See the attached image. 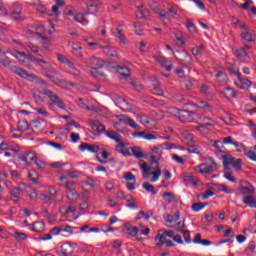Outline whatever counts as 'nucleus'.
I'll return each instance as SVG.
<instances>
[{
  "mask_svg": "<svg viewBox=\"0 0 256 256\" xmlns=\"http://www.w3.org/2000/svg\"><path fill=\"white\" fill-rule=\"evenodd\" d=\"M183 117H188L186 121L189 123H199L200 121L201 123H205L208 127H215V125H217V122H215L213 118L197 114L193 111H184Z\"/></svg>",
  "mask_w": 256,
  "mask_h": 256,
  "instance_id": "nucleus-1",
  "label": "nucleus"
},
{
  "mask_svg": "<svg viewBox=\"0 0 256 256\" xmlns=\"http://www.w3.org/2000/svg\"><path fill=\"white\" fill-rule=\"evenodd\" d=\"M6 53L7 55H12V57H15V59H17L19 63H47L42 58H35L33 56L25 54L24 52H19L13 49H8Z\"/></svg>",
  "mask_w": 256,
  "mask_h": 256,
  "instance_id": "nucleus-2",
  "label": "nucleus"
},
{
  "mask_svg": "<svg viewBox=\"0 0 256 256\" xmlns=\"http://www.w3.org/2000/svg\"><path fill=\"white\" fill-rule=\"evenodd\" d=\"M219 166L217 162L213 158H207L205 163H202L194 168V171L197 173H201L202 175H207L208 173H213V171H217Z\"/></svg>",
  "mask_w": 256,
  "mask_h": 256,
  "instance_id": "nucleus-3",
  "label": "nucleus"
},
{
  "mask_svg": "<svg viewBox=\"0 0 256 256\" xmlns=\"http://www.w3.org/2000/svg\"><path fill=\"white\" fill-rule=\"evenodd\" d=\"M150 151L151 165H159V159H161V156L163 155V149L161 146H151Z\"/></svg>",
  "mask_w": 256,
  "mask_h": 256,
  "instance_id": "nucleus-4",
  "label": "nucleus"
},
{
  "mask_svg": "<svg viewBox=\"0 0 256 256\" xmlns=\"http://www.w3.org/2000/svg\"><path fill=\"white\" fill-rule=\"evenodd\" d=\"M44 95H46V97L50 99L51 105H57L59 109H65V102H63V100H61V98H59V96L55 94L53 91L46 90L44 92Z\"/></svg>",
  "mask_w": 256,
  "mask_h": 256,
  "instance_id": "nucleus-5",
  "label": "nucleus"
},
{
  "mask_svg": "<svg viewBox=\"0 0 256 256\" xmlns=\"http://www.w3.org/2000/svg\"><path fill=\"white\" fill-rule=\"evenodd\" d=\"M241 29H243L241 33V38L243 39V41H245L246 43H253V41H255V34L251 32L249 26H247V24L245 23H242Z\"/></svg>",
  "mask_w": 256,
  "mask_h": 256,
  "instance_id": "nucleus-6",
  "label": "nucleus"
},
{
  "mask_svg": "<svg viewBox=\"0 0 256 256\" xmlns=\"http://www.w3.org/2000/svg\"><path fill=\"white\" fill-rule=\"evenodd\" d=\"M10 71H12V73H15L19 77H22L23 79H28V81H33L34 79H37V76L29 74V72L23 70V68H20L18 66H11Z\"/></svg>",
  "mask_w": 256,
  "mask_h": 256,
  "instance_id": "nucleus-7",
  "label": "nucleus"
},
{
  "mask_svg": "<svg viewBox=\"0 0 256 256\" xmlns=\"http://www.w3.org/2000/svg\"><path fill=\"white\" fill-rule=\"evenodd\" d=\"M45 77H48L49 80L52 81V83H55V85H58L59 87H62V89H69V87H75L76 84L73 82H67L65 80H59V78L51 75V74H45Z\"/></svg>",
  "mask_w": 256,
  "mask_h": 256,
  "instance_id": "nucleus-8",
  "label": "nucleus"
},
{
  "mask_svg": "<svg viewBox=\"0 0 256 256\" xmlns=\"http://www.w3.org/2000/svg\"><path fill=\"white\" fill-rule=\"evenodd\" d=\"M51 235H60L61 233H69V235H73V227L69 225H60L52 228L50 230Z\"/></svg>",
  "mask_w": 256,
  "mask_h": 256,
  "instance_id": "nucleus-9",
  "label": "nucleus"
},
{
  "mask_svg": "<svg viewBox=\"0 0 256 256\" xmlns=\"http://www.w3.org/2000/svg\"><path fill=\"white\" fill-rule=\"evenodd\" d=\"M23 7L20 4H13L11 8V17L16 21L23 19Z\"/></svg>",
  "mask_w": 256,
  "mask_h": 256,
  "instance_id": "nucleus-10",
  "label": "nucleus"
},
{
  "mask_svg": "<svg viewBox=\"0 0 256 256\" xmlns=\"http://www.w3.org/2000/svg\"><path fill=\"white\" fill-rule=\"evenodd\" d=\"M79 149L80 151H89L90 153H99L101 151L99 145L87 143L80 144Z\"/></svg>",
  "mask_w": 256,
  "mask_h": 256,
  "instance_id": "nucleus-11",
  "label": "nucleus"
},
{
  "mask_svg": "<svg viewBox=\"0 0 256 256\" xmlns=\"http://www.w3.org/2000/svg\"><path fill=\"white\" fill-rule=\"evenodd\" d=\"M189 105H193V107H197V109H202L204 113H211L213 111V106L205 101H199L196 104L190 103Z\"/></svg>",
  "mask_w": 256,
  "mask_h": 256,
  "instance_id": "nucleus-12",
  "label": "nucleus"
},
{
  "mask_svg": "<svg viewBox=\"0 0 256 256\" xmlns=\"http://www.w3.org/2000/svg\"><path fill=\"white\" fill-rule=\"evenodd\" d=\"M222 143H224V145H234V147H236L239 152L245 150V145L237 141H233V137L231 136L225 137Z\"/></svg>",
  "mask_w": 256,
  "mask_h": 256,
  "instance_id": "nucleus-13",
  "label": "nucleus"
},
{
  "mask_svg": "<svg viewBox=\"0 0 256 256\" xmlns=\"http://www.w3.org/2000/svg\"><path fill=\"white\" fill-rule=\"evenodd\" d=\"M98 46L100 49H103L104 53L107 54L109 57H115L117 55V52L114 51V53L111 52V44L109 41H102L98 43Z\"/></svg>",
  "mask_w": 256,
  "mask_h": 256,
  "instance_id": "nucleus-14",
  "label": "nucleus"
},
{
  "mask_svg": "<svg viewBox=\"0 0 256 256\" xmlns=\"http://www.w3.org/2000/svg\"><path fill=\"white\" fill-rule=\"evenodd\" d=\"M123 232L129 237H137V233H139V228L131 224H125Z\"/></svg>",
  "mask_w": 256,
  "mask_h": 256,
  "instance_id": "nucleus-15",
  "label": "nucleus"
},
{
  "mask_svg": "<svg viewBox=\"0 0 256 256\" xmlns=\"http://www.w3.org/2000/svg\"><path fill=\"white\" fill-rule=\"evenodd\" d=\"M101 7V2L99 0H92L90 4L87 5L89 15H95Z\"/></svg>",
  "mask_w": 256,
  "mask_h": 256,
  "instance_id": "nucleus-16",
  "label": "nucleus"
},
{
  "mask_svg": "<svg viewBox=\"0 0 256 256\" xmlns=\"http://www.w3.org/2000/svg\"><path fill=\"white\" fill-rule=\"evenodd\" d=\"M137 19H148L151 17V13L144 8L143 6H138V10L136 11Z\"/></svg>",
  "mask_w": 256,
  "mask_h": 256,
  "instance_id": "nucleus-17",
  "label": "nucleus"
},
{
  "mask_svg": "<svg viewBox=\"0 0 256 256\" xmlns=\"http://www.w3.org/2000/svg\"><path fill=\"white\" fill-rule=\"evenodd\" d=\"M245 184L247 186H242L240 188V193H242V195H253L255 193V187L253 186V184L247 181L245 182Z\"/></svg>",
  "mask_w": 256,
  "mask_h": 256,
  "instance_id": "nucleus-18",
  "label": "nucleus"
},
{
  "mask_svg": "<svg viewBox=\"0 0 256 256\" xmlns=\"http://www.w3.org/2000/svg\"><path fill=\"white\" fill-rule=\"evenodd\" d=\"M60 251L63 256L72 255L73 254V245H71V243H69V242H66L61 246Z\"/></svg>",
  "mask_w": 256,
  "mask_h": 256,
  "instance_id": "nucleus-19",
  "label": "nucleus"
},
{
  "mask_svg": "<svg viewBox=\"0 0 256 256\" xmlns=\"http://www.w3.org/2000/svg\"><path fill=\"white\" fill-rule=\"evenodd\" d=\"M118 106L122 109V111H133V105L123 98L118 100Z\"/></svg>",
  "mask_w": 256,
  "mask_h": 256,
  "instance_id": "nucleus-20",
  "label": "nucleus"
},
{
  "mask_svg": "<svg viewBox=\"0 0 256 256\" xmlns=\"http://www.w3.org/2000/svg\"><path fill=\"white\" fill-rule=\"evenodd\" d=\"M153 165L154 166L152 167V169H154L155 171L151 172V175H153V177L150 180L151 183H155L156 181H159V177H161V168H159V164H153Z\"/></svg>",
  "mask_w": 256,
  "mask_h": 256,
  "instance_id": "nucleus-21",
  "label": "nucleus"
},
{
  "mask_svg": "<svg viewBox=\"0 0 256 256\" xmlns=\"http://www.w3.org/2000/svg\"><path fill=\"white\" fill-rule=\"evenodd\" d=\"M11 200L14 203H17L19 201V197L23 195V190L21 188H14L10 191Z\"/></svg>",
  "mask_w": 256,
  "mask_h": 256,
  "instance_id": "nucleus-22",
  "label": "nucleus"
},
{
  "mask_svg": "<svg viewBox=\"0 0 256 256\" xmlns=\"http://www.w3.org/2000/svg\"><path fill=\"white\" fill-rule=\"evenodd\" d=\"M243 203L245 205H248V207H251L252 209H256V199L253 195H247L243 198Z\"/></svg>",
  "mask_w": 256,
  "mask_h": 256,
  "instance_id": "nucleus-23",
  "label": "nucleus"
},
{
  "mask_svg": "<svg viewBox=\"0 0 256 256\" xmlns=\"http://www.w3.org/2000/svg\"><path fill=\"white\" fill-rule=\"evenodd\" d=\"M152 87L154 95H159L160 97H163L164 92L163 89H161L159 81H157V79L152 80Z\"/></svg>",
  "mask_w": 256,
  "mask_h": 256,
  "instance_id": "nucleus-24",
  "label": "nucleus"
},
{
  "mask_svg": "<svg viewBox=\"0 0 256 256\" xmlns=\"http://www.w3.org/2000/svg\"><path fill=\"white\" fill-rule=\"evenodd\" d=\"M105 135L109 137V139H112L113 141H116V143H121L123 141V138L121 137V134L115 132V131H106Z\"/></svg>",
  "mask_w": 256,
  "mask_h": 256,
  "instance_id": "nucleus-25",
  "label": "nucleus"
},
{
  "mask_svg": "<svg viewBox=\"0 0 256 256\" xmlns=\"http://www.w3.org/2000/svg\"><path fill=\"white\" fill-rule=\"evenodd\" d=\"M32 231L35 233H43L45 231V223L42 221H36L32 224Z\"/></svg>",
  "mask_w": 256,
  "mask_h": 256,
  "instance_id": "nucleus-26",
  "label": "nucleus"
},
{
  "mask_svg": "<svg viewBox=\"0 0 256 256\" xmlns=\"http://www.w3.org/2000/svg\"><path fill=\"white\" fill-rule=\"evenodd\" d=\"M115 69L122 77H129V75H131V71L127 66L118 65L115 67Z\"/></svg>",
  "mask_w": 256,
  "mask_h": 256,
  "instance_id": "nucleus-27",
  "label": "nucleus"
},
{
  "mask_svg": "<svg viewBox=\"0 0 256 256\" xmlns=\"http://www.w3.org/2000/svg\"><path fill=\"white\" fill-rule=\"evenodd\" d=\"M87 15H89V12L76 14L74 16V19H75V21H77V23H81L82 25H87L89 23V21L87 19H85V17H87Z\"/></svg>",
  "mask_w": 256,
  "mask_h": 256,
  "instance_id": "nucleus-28",
  "label": "nucleus"
},
{
  "mask_svg": "<svg viewBox=\"0 0 256 256\" xmlns=\"http://www.w3.org/2000/svg\"><path fill=\"white\" fill-rule=\"evenodd\" d=\"M114 37H116L117 39H119L120 44L126 45V43H127V38H126L125 35L123 34V30H121L119 27L116 28V33L114 34Z\"/></svg>",
  "mask_w": 256,
  "mask_h": 256,
  "instance_id": "nucleus-29",
  "label": "nucleus"
},
{
  "mask_svg": "<svg viewBox=\"0 0 256 256\" xmlns=\"http://www.w3.org/2000/svg\"><path fill=\"white\" fill-rule=\"evenodd\" d=\"M140 169L142 170L144 179H149V177H151V168L149 165H147V163L143 162L140 166Z\"/></svg>",
  "mask_w": 256,
  "mask_h": 256,
  "instance_id": "nucleus-30",
  "label": "nucleus"
},
{
  "mask_svg": "<svg viewBox=\"0 0 256 256\" xmlns=\"http://www.w3.org/2000/svg\"><path fill=\"white\" fill-rule=\"evenodd\" d=\"M180 218H181V213L179 211H177L174 215H166L164 217L167 223H176V221H179Z\"/></svg>",
  "mask_w": 256,
  "mask_h": 256,
  "instance_id": "nucleus-31",
  "label": "nucleus"
},
{
  "mask_svg": "<svg viewBox=\"0 0 256 256\" xmlns=\"http://www.w3.org/2000/svg\"><path fill=\"white\" fill-rule=\"evenodd\" d=\"M151 217H153V211L145 212V211L141 210L138 213L136 220L139 221L140 219H145V221H148V219H151Z\"/></svg>",
  "mask_w": 256,
  "mask_h": 256,
  "instance_id": "nucleus-32",
  "label": "nucleus"
},
{
  "mask_svg": "<svg viewBox=\"0 0 256 256\" xmlns=\"http://www.w3.org/2000/svg\"><path fill=\"white\" fill-rule=\"evenodd\" d=\"M91 75H93V77H103V75H105V71H103V65L92 68Z\"/></svg>",
  "mask_w": 256,
  "mask_h": 256,
  "instance_id": "nucleus-33",
  "label": "nucleus"
},
{
  "mask_svg": "<svg viewBox=\"0 0 256 256\" xmlns=\"http://www.w3.org/2000/svg\"><path fill=\"white\" fill-rule=\"evenodd\" d=\"M155 242H156V247H163V245H165V243L167 242V238L165 234H158L155 237Z\"/></svg>",
  "mask_w": 256,
  "mask_h": 256,
  "instance_id": "nucleus-34",
  "label": "nucleus"
},
{
  "mask_svg": "<svg viewBox=\"0 0 256 256\" xmlns=\"http://www.w3.org/2000/svg\"><path fill=\"white\" fill-rule=\"evenodd\" d=\"M132 155L136 157V159H143L145 157V154H143V150H141V147L134 146L131 148Z\"/></svg>",
  "mask_w": 256,
  "mask_h": 256,
  "instance_id": "nucleus-35",
  "label": "nucleus"
},
{
  "mask_svg": "<svg viewBox=\"0 0 256 256\" xmlns=\"http://www.w3.org/2000/svg\"><path fill=\"white\" fill-rule=\"evenodd\" d=\"M244 155H246V157L251 161L256 162V145L250 150H245Z\"/></svg>",
  "mask_w": 256,
  "mask_h": 256,
  "instance_id": "nucleus-36",
  "label": "nucleus"
},
{
  "mask_svg": "<svg viewBox=\"0 0 256 256\" xmlns=\"http://www.w3.org/2000/svg\"><path fill=\"white\" fill-rule=\"evenodd\" d=\"M83 48L81 47V44L79 43H72V53L76 55V57H83L81 54V50Z\"/></svg>",
  "mask_w": 256,
  "mask_h": 256,
  "instance_id": "nucleus-37",
  "label": "nucleus"
},
{
  "mask_svg": "<svg viewBox=\"0 0 256 256\" xmlns=\"http://www.w3.org/2000/svg\"><path fill=\"white\" fill-rule=\"evenodd\" d=\"M222 159H223L224 169H229V166L232 165L233 160H234L235 158H233V156H231V155H224V156L222 157Z\"/></svg>",
  "mask_w": 256,
  "mask_h": 256,
  "instance_id": "nucleus-38",
  "label": "nucleus"
},
{
  "mask_svg": "<svg viewBox=\"0 0 256 256\" xmlns=\"http://www.w3.org/2000/svg\"><path fill=\"white\" fill-rule=\"evenodd\" d=\"M153 10L159 15L161 21H163L164 23L165 21H167V13L165 12V10H161L159 9V7L155 6H153Z\"/></svg>",
  "mask_w": 256,
  "mask_h": 256,
  "instance_id": "nucleus-39",
  "label": "nucleus"
},
{
  "mask_svg": "<svg viewBox=\"0 0 256 256\" xmlns=\"http://www.w3.org/2000/svg\"><path fill=\"white\" fill-rule=\"evenodd\" d=\"M247 49H251V46L246 44L244 48L236 50V57H247Z\"/></svg>",
  "mask_w": 256,
  "mask_h": 256,
  "instance_id": "nucleus-40",
  "label": "nucleus"
},
{
  "mask_svg": "<svg viewBox=\"0 0 256 256\" xmlns=\"http://www.w3.org/2000/svg\"><path fill=\"white\" fill-rule=\"evenodd\" d=\"M18 130H20L22 133H25V131L29 130V122L26 120H20L18 122Z\"/></svg>",
  "mask_w": 256,
  "mask_h": 256,
  "instance_id": "nucleus-41",
  "label": "nucleus"
},
{
  "mask_svg": "<svg viewBox=\"0 0 256 256\" xmlns=\"http://www.w3.org/2000/svg\"><path fill=\"white\" fill-rule=\"evenodd\" d=\"M142 187L148 193H152V195H157V191H155V186H153V184H151L149 182H146V183L143 184Z\"/></svg>",
  "mask_w": 256,
  "mask_h": 256,
  "instance_id": "nucleus-42",
  "label": "nucleus"
},
{
  "mask_svg": "<svg viewBox=\"0 0 256 256\" xmlns=\"http://www.w3.org/2000/svg\"><path fill=\"white\" fill-rule=\"evenodd\" d=\"M224 96L227 99H231L233 97H237V92H235V90H233V88H225L224 89Z\"/></svg>",
  "mask_w": 256,
  "mask_h": 256,
  "instance_id": "nucleus-43",
  "label": "nucleus"
},
{
  "mask_svg": "<svg viewBox=\"0 0 256 256\" xmlns=\"http://www.w3.org/2000/svg\"><path fill=\"white\" fill-rule=\"evenodd\" d=\"M57 59H58L59 63H62L63 65H71L72 64L71 60H69V58H67V56H65L63 54H57Z\"/></svg>",
  "mask_w": 256,
  "mask_h": 256,
  "instance_id": "nucleus-44",
  "label": "nucleus"
},
{
  "mask_svg": "<svg viewBox=\"0 0 256 256\" xmlns=\"http://www.w3.org/2000/svg\"><path fill=\"white\" fill-rule=\"evenodd\" d=\"M12 237L16 241H25V239H27V234H25L23 232H15L14 234H12Z\"/></svg>",
  "mask_w": 256,
  "mask_h": 256,
  "instance_id": "nucleus-45",
  "label": "nucleus"
},
{
  "mask_svg": "<svg viewBox=\"0 0 256 256\" xmlns=\"http://www.w3.org/2000/svg\"><path fill=\"white\" fill-rule=\"evenodd\" d=\"M187 151H188V153H196V155H200L202 150H201L200 146L189 145Z\"/></svg>",
  "mask_w": 256,
  "mask_h": 256,
  "instance_id": "nucleus-46",
  "label": "nucleus"
},
{
  "mask_svg": "<svg viewBox=\"0 0 256 256\" xmlns=\"http://www.w3.org/2000/svg\"><path fill=\"white\" fill-rule=\"evenodd\" d=\"M129 117L125 115L118 116V122H116L115 127H119V125H127Z\"/></svg>",
  "mask_w": 256,
  "mask_h": 256,
  "instance_id": "nucleus-47",
  "label": "nucleus"
},
{
  "mask_svg": "<svg viewBox=\"0 0 256 256\" xmlns=\"http://www.w3.org/2000/svg\"><path fill=\"white\" fill-rule=\"evenodd\" d=\"M231 165L234 167V169L236 171H241L242 166H243V160H241V159H236L235 160V158H234V160H233Z\"/></svg>",
  "mask_w": 256,
  "mask_h": 256,
  "instance_id": "nucleus-48",
  "label": "nucleus"
},
{
  "mask_svg": "<svg viewBox=\"0 0 256 256\" xmlns=\"http://www.w3.org/2000/svg\"><path fill=\"white\" fill-rule=\"evenodd\" d=\"M100 151H102V158H98L99 163H101L102 165H105V163H107V161L105 159H109V152H107V150L100 148Z\"/></svg>",
  "mask_w": 256,
  "mask_h": 256,
  "instance_id": "nucleus-49",
  "label": "nucleus"
},
{
  "mask_svg": "<svg viewBox=\"0 0 256 256\" xmlns=\"http://www.w3.org/2000/svg\"><path fill=\"white\" fill-rule=\"evenodd\" d=\"M123 179H125V181H132L133 183H137V179L135 178V175H133V173L131 172H125L123 174Z\"/></svg>",
  "mask_w": 256,
  "mask_h": 256,
  "instance_id": "nucleus-50",
  "label": "nucleus"
},
{
  "mask_svg": "<svg viewBox=\"0 0 256 256\" xmlns=\"http://www.w3.org/2000/svg\"><path fill=\"white\" fill-rule=\"evenodd\" d=\"M207 205V203H201V202H198V203H194L192 204V211H195V213L201 211V209H204L205 206Z\"/></svg>",
  "mask_w": 256,
  "mask_h": 256,
  "instance_id": "nucleus-51",
  "label": "nucleus"
},
{
  "mask_svg": "<svg viewBox=\"0 0 256 256\" xmlns=\"http://www.w3.org/2000/svg\"><path fill=\"white\" fill-rule=\"evenodd\" d=\"M173 228L175 229V231H177L178 233H181L183 231V229H185V220H181L178 223H176Z\"/></svg>",
  "mask_w": 256,
  "mask_h": 256,
  "instance_id": "nucleus-52",
  "label": "nucleus"
},
{
  "mask_svg": "<svg viewBox=\"0 0 256 256\" xmlns=\"http://www.w3.org/2000/svg\"><path fill=\"white\" fill-rule=\"evenodd\" d=\"M162 196L166 203H172L173 199H175V195L172 192H164Z\"/></svg>",
  "mask_w": 256,
  "mask_h": 256,
  "instance_id": "nucleus-53",
  "label": "nucleus"
},
{
  "mask_svg": "<svg viewBox=\"0 0 256 256\" xmlns=\"http://www.w3.org/2000/svg\"><path fill=\"white\" fill-rule=\"evenodd\" d=\"M214 147L219 151V153H225V146H223V142L217 140L214 142Z\"/></svg>",
  "mask_w": 256,
  "mask_h": 256,
  "instance_id": "nucleus-54",
  "label": "nucleus"
},
{
  "mask_svg": "<svg viewBox=\"0 0 256 256\" xmlns=\"http://www.w3.org/2000/svg\"><path fill=\"white\" fill-rule=\"evenodd\" d=\"M28 178H29V181L37 185V172L35 170H31L28 173Z\"/></svg>",
  "mask_w": 256,
  "mask_h": 256,
  "instance_id": "nucleus-55",
  "label": "nucleus"
},
{
  "mask_svg": "<svg viewBox=\"0 0 256 256\" xmlns=\"http://www.w3.org/2000/svg\"><path fill=\"white\" fill-rule=\"evenodd\" d=\"M228 71H230L232 75H236L238 79H241V73L239 72V68H235V66H229Z\"/></svg>",
  "mask_w": 256,
  "mask_h": 256,
  "instance_id": "nucleus-56",
  "label": "nucleus"
},
{
  "mask_svg": "<svg viewBox=\"0 0 256 256\" xmlns=\"http://www.w3.org/2000/svg\"><path fill=\"white\" fill-rule=\"evenodd\" d=\"M91 65H103L105 61L101 60V58H97L95 56H92L90 58Z\"/></svg>",
  "mask_w": 256,
  "mask_h": 256,
  "instance_id": "nucleus-57",
  "label": "nucleus"
},
{
  "mask_svg": "<svg viewBox=\"0 0 256 256\" xmlns=\"http://www.w3.org/2000/svg\"><path fill=\"white\" fill-rule=\"evenodd\" d=\"M186 28L190 33H197V28L195 27V24L191 21H187Z\"/></svg>",
  "mask_w": 256,
  "mask_h": 256,
  "instance_id": "nucleus-58",
  "label": "nucleus"
},
{
  "mask_svg": "<svg viewBox=\"0 0 256 256\" xmlns=\"http://www.w3.org/2000/svg\"><path fill=\"white\" fill-rule=\"evenodd\" d=\"M127 125H129V127H132V129H136L137 131H139V129H141V126H139V124H137V122H135V120L128 118V123Z\"/></svg>",
  "mask_w": 256,
  "mask_h": 256,
  "instance_id": "nucleus-59",
  "label": "nucleus"
},
{
  "mask_svg": "<svg viewBox=\"0 0 256 256\" xmlns=\"http://www.w3.org/2000/svg\"><path fill=\"white\" fill-rule=\"evenodd\" d=\"M215 195V192L208 190L205 193L200 194V197L202 198V201H205L209 199V197H213Z\"/></svg>",
  "mask_w": 256,
  "mask_h": 256,
  "instance_id": "nucleus-60",
  "label": "nucleus"
},
{
  "mask_svg": "<svg viewBox=\"0 0 256 256\" xmlns=\"http://www.w3.org/2000/svg\"><path fill=\"white\" fill-rule=\"evenodd\" d=\"M36 9H37L38 13H40V15H49V13H47V8L43 4H39L36 7Z\"/></svg>",
  "mask_w": 256,
  "mask_h": 256,
  "instance_id": "nucleus-61",
  "label": "nucleus"
},
{
  "mask_svg": "<svg viewBox=\"0 0 256 256\" xmlns=\"http://www.w3.org/2000/svg\"><path fill=\"white\" fill-rule=\"evenodd\" d=\"M180 233H182L184 241L186 243H191V234L187 230H182Z\"/></svg>",
  "mask_w": 256,
  "mask_h": 256,
  "instance_id": "nucleus-62",
  "label": "nucleus"
},
{
  "mask_svg": "<svg viewBox=\"0 0 256 256\" xmlns=\"http://www.w3.org/2000/svg\"><path fill=\"white\" fill-rule=\"evenodd\" d=\"M34 111L38 112L42 117H49V112H47V109L45 108H34Z\"/></svg>",
  "mask_w": 256,
  "mask_h": 256,
  "instance_id": "nucleus-63",
  "label": "nucleus"
},
{
  "mask_svg": "<svg viewBox=\"0 0 256 256\" xmlns=\"http://www.w3.org/2000/svg\"><path fill=\"white\" fill-rule=\"evenodd\" d=\"M118 144L116 145V151L117 153H122V151L125 149V142L123 140H120V142H117Z\"/></svg>",
  "mask_w": 256,
  "mask_h": 256,
  "instance_id": "nucleus-64",
  "label": "nucleus"
}]
</instances>
